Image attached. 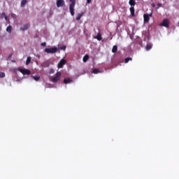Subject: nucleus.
Wrapping results in <instances>:
<instances>
[{
	"mask_svg": "<svg viewBox=\"0 0 179 179\" xmlns=\"http://www.w3.org/2000/svg\"><path fill=\"white\" fill-rule=\"evenodd\" d=\"M58 51V48L57 47H54V48H45L44 50V52L48 53V54H54L57 52Z\"/></svg>",
	"mask_w": 179,
	"mask_h": 179,
	"instance_id": "nucleus-1",
	"label": "nucleus"
},
{
	"mask_svg": "<svg viewBox=\"0 0 179 179\" xmlns=\"http://www.w3.org/2000/svg\"><path fill=\"white\" fill-rule=\"evenodd\" d=\"M61 76H62V73L61 72H57L56 76L51 79V81L54 83H56L60 80Z\"/></svg>",
	"mask_w": 179,
	"mask_h": 179,
	"instance_id": "nucleus-2",
	"label": "nucleus"
},
{
	"mask_svg": "<svg viewBox=\"0 0 179 179\" xmlns=\"http://www.w3.org/2000/svg\"><path fill=\"white\" fill-rule=\"evenodd\" d=\"M17 70L22 74V75H29L31 74V71L28 69H20L18 68Z\"/></svg>",
	"mask_w": 179,
	"mask_h": 179,
	"instance_id": "nucleus-3",
	"label": "nucleus"
},
{
	"mask_svg": "<svg viewBox=\"0 0 179 179\" xmlns=\"http://www.w3.org/2000/svg\"><path fill=\"white\" fill-rule=\"evenodd\" d=\"M152 13H150V14H144L143 15V22L144 23H147L150 21V17H152Z\"/></svg>",
	"mask_w": 179,
	"mask_h": 179,
	"instance_id": "nucleus-4",
	"label": "nucleus"
},
{
	"mask_svg": "<svg viewBox=\"0 0 179 179\" xmlns=\"http://www.w3.org/2000/svg\"><path fill=\"white\" fill-rule=\"evenodd\" d=\"M66 60H65V59H62L59 62V63H58V64H57V68L58 69H62V68H63L64 67V66L66 64Z\"/></svg>",
	"mask_w": 179,
	"mask_h": 179,
	"instance_id": "nucleus-5",
	"label": "nucleus"
},
{
	"mask_svg": "<svg viewBox=\"0 0 179 179\" xmlns=\"http://www.w3.org/2000/svg\"><path fill=\"white\" fill-rule=\"evenodd\" d=\"M56 6L57 8L63 7L65 6L64 0H58L56 2Z\"/></svg>",
	"mask_w": 179,
	"mask_h": 179,
	"instance_id": "nucleus-6",
	"label": "nucleus"
},
{
	"mask_svg": "<svg viewBox=\"0 0 179 179\" xmlns=\"http://www.w3.org/2000/svg\"><path fill=\"white\" fill-rule=\"evenodd\" d=\"M75 6L76 5H71V4L69 5V11L72 16H74L75 15V9H74Z\"/></svg>",
	"mask_w": 179,
	"mask_h": 179,
	"instance_id": "nucleus-7",
	"label": "nucleus"
},
{
	"mask_svg": "<svg viewBox=\"0 0 179 179\" xmlns=\"http://www.w3.org/2000/svg\"><path fill=\"white\" fill-rule=\"evenodd\" d=\"M161 25L163 26V27H169V20L167 19L164 20L162 21Z\"/></svg>",
	"mask_w": 179,
	"mask_h": 179,
	"instance_id": "nucleus-8",
	"label": "nucleus"
},
{
	"mask_svg": "<svg viewBox=\"0 0 179 179\" xmlns=\"http://www.w3.org/2000/svg\"><path fill=\"white\" fill-rule=\"evenodd\" d=\"M30 27V24H26L24 25H23L22 27L20 28V31H24L26 30H27Z\"/></svg>",
	"mask_w": 179,
	"mask_h": 179,
	"instance_id": "nucleus-9",
	"label": "nucleus"
},
{
	"mask_svg": "<svg viewBox=\"0 0 179 179\" xmlns=\"http://www.w3.org/2000/svg\"><path fill=\"white\" fill-rule=\"evenodd\" d=\"M83 15H84V13H78V14L77 15L76 17V20L77 21L80 20V19H81V17L83 16Z\"/></svg>",
	"mask_w": 179,
	"mask_h": 179,
	"instance_id": "nucleus-10",
	"label": "nucleus"
},
{
	"mask_svg": "<svg viewBox=\"0 0 179 179\" xmlns=\"http://www.w3.org/2000/svg\"><path fill=\"white\" fill-rule=\"evenodd\" d=\"M129 10H130L131 16L134 17L135 16V8H134V7H130Z\"/></svg>",
	"mask_w": 179,
	"mask_h": 179,
	"instance_id": "nucleus-11",
	"label": "nucleus"
},
{
	"mask_svg": "<svg viewBox=\"0 0 179 179\" xmlns=\"http://www.w3.org/2000/svg\"><path fill=\"white\" fill-rule=\"evenodd\" d=\"M136 1L134 0H129V4L131 6V7H134L136 6Z\"/></svg>",
	"mask_w": 179,
	"mask_h": 179,
	"instance_id": "nucleus-12",
	"label": "nucleus"
},
{
	"mask_svg": "<svg viewBox=\"0 0 179 179\" xmlns=\"http://www.w3.org/2000/svg\"><path fill=\"white\" fill-rule=\"evenodd\" d=\"M27 3V0H22L21 3H20V6L21 7H24Z\"/></svg>",
	"mask_w": 179,
	"mask_h": 179,
	"instance_id": "nucleus-13",
	"label": "nucleus"
},
{
	"mask_svg": "<svg viewBox=\"0 0 179 179\" xmlns=\"http://www.w3.org/2000/svg\"><path fill=\"white\" fill-rule=\"evenodd\" d=\"M94 38L97 39L98 41H101L102 40L101 34L100 33L97 34V35L94 36Z\"/></svg>",
	"mask_w": 179,
	"mask_h": 179,
	"instance_id": "nucleus-14",
	"label": "nucleus"
},
{
	"mask_svg": "<svg viewBox=\"0 0 179 179\" xmlns=\"http://www.w3.org/2000/svg\"><path fill=\"white\" fill-rule=\"evenodd\" d=\"M89 59H90V56L88 55H86L83 57V62H86L88 61Z\"/></svg>",
	"mask_w": 179,
	"mask_h": 179,
	"instance_id": "nucleus-15",
	"label": "nucleus"
},
{
	"mask_svg": "<svg viewBox=\"0 0 179 179\" xmlns=\"http://www.w3.org/2000/svg\"><path fill=\"white\" fill-rule=\"evenodd\" d=\"M118 47L117 45H114L112 48V52L115 53L117 52Z\"/></svg>",
	"mask_w": 179,
	"mask_h": 179,
	"instance_id": "nucleus-16",
	"label": "nucleus"
},
{
	"mask_svg": "<svg viewBox=\"0 0 179 179\" xmlns=\"http://www.w3.org/2000/svg\"><path fill=\"white\" fill-rule=\"evenodd\" d=\"M72 82V80H71L70 78H64V83L67 84V83H70Z\"/></svg>",
	"mask_w": 179,
	"mask_h": 179,
	"instance_id": "nucleus-17",
	"label": "nucleus"
},
{
	"mask_svg": "<svg viewBox=\"0 0 179 179\" xmlns=\"http://www.w3.org/2000/svg\"><path fill=\"white\" fill-rule=\"evenodd\" d=\"M31 57H28L26 60V65H29L31 63Z\"/></svg>",
	"mask_w": 179,
	"mask_h": 179,
	"instance_id": "nucleus-18",
	"label": "nucleus"
},
{
	"mask_svg": "<svg viewBox=\"0 0 179 179\" xmlns=\"http://www.w3.org/2000/svg\"><path fill=\"white\" fill-rule=\"evenodd\" d=\"M32 77V78L34 79V80H35L36 81H38L39 80H40V78H41V77L40 76H31Z\"/></svg>",
	"mask_w": 179,
	"mask_h": 179,
	"instance_id": "nucleus-19",
	"label": "nucleus"
},
{
	"mask_svg": "<svg viewBox=\"0 0 179 179\" xmlns=\"http://www.w3.org/2000/svg\"><path fill=\"white\" fill-rule=\"evenodd\" d=\"M152 48V46L151 45H147L145 46V50L149 51L150 50H151Z\"/></svg>",
	"mask_w": 179,
	"mask_h": 179,
	"instance_id": "nucleus-20",
	"label": "nucleus"
},
{
	"mask_svg": "<svg viewBox=\"0 0 179 179\" xmlns=\"http://www.w3.org/2000/svg\"><path fill=\"white\" fill-rule=\"evenodd\" d=\"M6 31H7V32H8V33H11L12 32V27L10 25L7 27V29H6Z\"/></svg>",
	"mask_w": 179,
	"mask_h": 179,
	"instance_id": "nucleus-21",
	"label": "nucleus"
},
{
	"mask_svg": "<svg viewBox=\"0 0 179 179\" xmlns=\"http://www.w3.org/2000/svg\"><path fill=\"white\" fill-rule=\"evenodd\" d=\"M92 73L94 74H98L99 73H101V71L99 69H93Z\"/></svg>",
	"mask_w": 179,
	"mask_h": 179,
	"instance_id": "nucleus-22",
	"label": "nucleus"
},
{
	"mask_svg": "<svg viewBox=\"0 0 179 179\" xmlns=\"http://www.w3.org/2000/svg\"><path fill=\"white\" fill-rule=\"evenodd\" d=\"M129 61H132V58L131 57H127L124 59V63L127 64Z\"/></svg>",
	"mask_w": 179,
	"mask_h": 179,
	"instance_id": "nucleus-23",
	"label": "nucleus"
},
{
	"mask_svg": "<svg viewBox=\"0 0 179 179\" xmlns=\"http://www.w3.org/2000/svg\"><path fill=\"white\" fill-rule=\"evenodd\" d=\"M71 2L70 5H75L76 6V0H69Z\"/></svg>",
	"mask_w": 179,
	"mask_h": 179,
	"instance_id": "nucleus-24",
	"label": "nucleus"
},
{
	"mask_svg": "<svg viewBox=\"0 0 179 179\" xmlns=\"http://www.w3.org/2000/svg\"><path fill=\"white\" fill-rule=\"evenodd\" d=\"M5 76H6V75H5L4 73H3V72L0 73V78H4Z\"/></svg>",
	"mask_w": 179,
	"mask_h": 179,
	"instance_id": "nucleus-25",
	"label": "nucleus"
},
{
	"mask_svg": "<svg viewBox=\"0 0 179 179\" xmlns=\"http://www.w3.org/2000/svg\"><path fill=\"white\" fill-rule=\"evenodd\" d=\"M60 50H66V46H63L59 48Z\"/></svg>",
	"mask_w": 179,
	"mask_h": 179,
	"instance_id": "nucleus-26",
	"label": "nucleus"
},
{
	"mask_svg": "<svg viewBox=\"0 0 179 179\" xmlns=\"http://www.w3.org/2000/svg\"><path fill=\"white\" fill-rule=\"evenodd\" d=\"M6 16L5 13H1V18H3Z\"/></svg>",
	"mask_w": 179,
	"mask_h": 179,
	"instance_id": "nucleus-27",
	"label": "nucleus"
},
{
	"mask_svg": "<svg viewBox=\"0 0 179 179\" xmlns=\"http://www.w3.org/2000/svg\"><path fill=\"white\" fill-rule=\"evenodd\" d=\"M54 73V69H50L49 73L51 74V73Z\"/></svg>",
	"mask_w": 179,
	"mask_h": 179,
	"instance_id": "nucleus-28",
	"label": "nucleus"
},
{
	"mask_svg": "<svg viewBox=\"0 0 179 179\" xmlns=\"http://www.w3.org/2000/svg\"><path fill=\"white\" fill-rule=\"evenodd\" d=\"M41 46H45L46 45V43L45 42H43L41 44Z\"/></svg>",
	"mask_w": 179,
	"mask_h": 179,
	"instance_id": "nucleus-29",
	"label": "nucleus"
},
{
	"mask_svg": "<svg viewBox=\"0 0 179 179\" xmlns=\"http://www.w3.org/2000/svg\"><path fill=\"white\" fill-rule=\"evenodd\" d=\"M11 17H13V18L16 17V15L15 14H11Z\"/></svg>",
	"mask_w": 179,
	"mask_h": 179,
	"instance_id": "nucleus-30",
	"label": "nucleus"
},
{
	"mask_svg": "<svg viewBox=\"0 0 179 179\" xmlns=\"http://www.w3.org/2000/svg\"><path fill=\"white\" fill-rule=\"evenodd\" d=\"M92 2V0H87V3H90Z\"/></svg>",
	"mask_w": 179,
	"mask_h": 179,
	"instance_id": "nucleus-31",
	"label": "nucleus"
},
{
	"mask_svg": "<svg viewBox=\"0 0 179 179\" xmlns=\"http://www.w3.org/2000/svg\"><path fill=\"white\" fill-rule=\"evenodd\" d=\"M4 19H6V21H7V20H8V17L6 15V16L4 17Z\"/></svg>",
	"mask_w": 179,
	"mask_h": 179,
	"instance_id": "nucleus-32",
	"label": "nucleus"
},
{
	"mask_svg": "<svg viewBox=\"0 0 179 179\" xmlns=\"http://www.w3.org/2000/svg\"><path fill=\"white\" fill-rule=\"evenodd\" d=\"M152 6L153 7H155V4H152Z\"/></svg>",
	"mask_w": 179,
	"mask_h": 179,
	"instance_id": "nucleus-33",
	"label": "nucleus"
},
{
	"mask_svg": "<svg viewBox=\"0 0 179 179\" xmlns=\"http://www.w3.org/2000/svg\"><path fill=\"white\" fill-rule=\"evenodd\" d=\"M178 26H179V22H178Z\"/></svg>",
	"mask_w": 179,
	"mask_h": 179,
	"instance_id": "nucleus-34",
	"label": "nucleus"
}]
</instances>
